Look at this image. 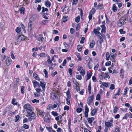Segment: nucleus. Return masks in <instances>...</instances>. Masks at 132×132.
<instances>
[{
	"instance_id": "61",
	"label": "nucleus",
	"mask_w": 132,
	"mask_h": 132,
	"mask_svg": "<svg viewBox=\"0 0 132 132\" xmlns=\"http://www.w3.org/2000/svg\"><path fill=\"white\" fill-rule=\"evenodd\" d=\"M59 37L58 36H56L54 38V40L55 41H57L59 40Z\"/></svg>"
},
{
	"instance_id": "58",
	"label": "nucleus",
	"mask_w": 132,
	"mask_h": 132,
	"mask_svg": "<svg viewBox=\"0 0 132 132\" xmlns=\"http://www.w3.org/2000/svg\"><path fill=\"white\" fill-rule=\"evenodd\" d=\"M39 55L40 57H43L45 56V53H42L39 54Z\"/></svg>"
},
{
	"instance_id": "31",
	"label": "nucleus",
	"mask_w": 132,
	"mask_h": 132,
	"mask_svg": "<svg viewBox=\"0 0 132 132\" xmlns=\"http://www.w3.org/2000/svg\"><path fill=\"white\" fill-rule=\"evenodd\" d=\"M80 16H78L76 18L75 21L77 22H78L80 21Z\"/></svg>"
},
{
	"instance_id": "47",
	"label": "nucleus",
	"mask_w": 132,
	"mask_h": 132,
	"mask_svg": "<svg viewBox=\"0 0 132 132\" xmlns=\"http://www.w3.org/2000/svg\"><path fill=\"white\" fill-rule=\"evenodd\" d=\"M111 61H108L106 62L105 64V65L106 66H108L111 64Z\"/></svg>"
},
{
	"instance_id": "23",
	"label": "nucleus",
	"mask_w": 132,
	"mask_h": 132,
	"mask_svg": "<svg viewBox=\"0 0 132 132\" xmlns=\"http://www.w3.org/2000/svg\"><path fill=\"white\" fill-rule=\"evenodd\" d=\"M68 16H64L63 17V22H66L67 20Z\"/></svg>"
},
{
	"instance_id": "34",
	"label": "nucleus",
	"mask_w": 132,
	"mask_h": 132,
	"mask_svg": "<svg viewBox=\"0 0 132 132\" xmlns=\"http://www.w3.org/2000/svg\"><path fill=\"white\" fill-rule=\"evenodd\" d=\"M96 10L95 9H92V10L90 11V13L93 14L95 12Z\"/></svg>"
},
{
	"instance_id": "55",
	"label": "nucleus",
	"mask_w": 132,
	"mask_h": 132,
	"mask_svg": "<svg viewBox=\"0 0 132 132\" xmlns=\"http://www.w3.org/2000/svg\"><path fill=\"white\" fill-rule=\"evenodd\" d=\"M76 30L77 31H78L79 30L80 26L78 24H77L76 25Z\"/></svg>"
},
{
	"instance_id": "15",
	"label": "nucleus",
	"mask_w": 132,
	"mask_h": 132,
	"mask_svg": "<svg viewBox=\"0 0 132 132\" xmlns=\"http://www.w3.org/2000/svg\"><path fill=\"white\" fill-rule=\"evenodd\" d=\"M101 27L102 28L101 32L102 33L103 32L105 33L106 32V28L105 26L104 25H103L101 26Z\"/></svg>"
},
{
	"instance_id": "56",
	"label": "nucleus",
	"mask_w": 132,
	"mask_h": 132,
	"mask_svg": "<svg viewBox=\"0 0 132 132\" xmlns=\"http://www.w3.org/2000/svg\"><path fill=\"white\" fill-rule=\"evenodd\" d=\"M23 127L26 129H28L29 128V126L26 124H24L23 125Z\"/></svg>"
},
{
	"instance_id": "1",
	"label": "nucleus",
	"mask_w": 132,
	"mask_h": 132,
	"mask_svg": "<svg viewBox=\"0 0 132 132\" xmlns=\"http://www.w3.org/2000/svg\"><path fill=\"white\" fill-rule=\"evenodd\" d=\"M23 108L24 110L26 111L27 113L28 112L33 111V108L29 104L27 103L24 105Z\"/></svg>"
},
{
	"instance_id": "60",
	"label": "nucleus",
	"mask_w": 132,
	"mask_h": 132,
	"mask_svg": "<svg viewBox=\"0 0 132 132\" xmlns=\"http://www.w3.org/2000/svg\"><path fill=\"white\" fill-rule=\"evenodd\" d=\"M93 14L89 13V15L88 16V18L89 19V21H90L92 19V15Z\"/></svg>"
},
{
	"instance_id": "37",
	"label": "nucleus",
	"mask_w": 132,
	"mask_h": 132,
	"mask_svg": "<svg viewBox=\"0 0 132 132\" xmlns=\"http://www.w3.org/2000/svg\"><path fill=\"white\" fill-rule=\"evenodd\" d=\"M24 9L23 7H21L20 10V12L21 13L23 14L24 13Z\"/></svg>"
},
{
	"instance_id": "10",
	"label": "nucleus",
	"mask_w": 132,
	"mask_h": 132,
	"mask_svg": "<svg viewBox=\"0 0 132 132\" xmlns=\"http://www.w3.org/2000/svg\"><path fill=\"white\" fill-rule=\"evenodd\" d=\"M28 30L29 31H30L32 27V23L31 21H30L28 23Z\"/></svg>"
},
{
	"instance_id": "57",
	"label": "nucleus",
	"mask_w": 132,
	"mask_h": 132,
	"mask_svg": "<svg viewBox=\"0 0 132 132\" xmlns=\"http://www.w3.org/2000/svg\"><path fill=\"white\" fill-rule=\"evenodd\" d=\"M117 93L116 94H115L114 95L115 96L116 95H120V89H119L117 90Z\"/></svg>"
},
{
	"instance_id": "24",
	"label": "nucleus",
	"mask_w": 132,
	"mask_h": 132,
	"mask_svg": "<svg viewBox=\"0 0 132 132\" xmlns=\"http://www.w3.org/2000/svg\"><path fill=\"white\" fill-rule=\"evenodd\" d=\"M21 28L20 27H19L16 29L15 31L16 32L18 33H19L21 31Z\"/></svg>"
},
{
	"instance_id": "42",
	"label": "nucleus",
	"mask_w": 132,
	"mask_h": 132,
	"mask_svg": "<svg viewBox=\"0 0 132 132\" xmlns=\"http://www.w3.org/2000/svg\"><path fill=\"white\" fill-rule=\"evenodd\" d=\"M129 116V114L128 113L126 114L123 118V119H127V117Z\"/></svg>"
},
{
	"instance_id": "53",
	"label": "nucleus",
	"mask_w": 132,
	"mask_h": 132,
	"mask_svg": "<svg viewBox=\"0 0 132 132\" xmlns=\"http://www.w3.org/2000/svg\"><path fill=\"white\" fill-rule=\"evenodd\" d=\"M32 102L33 103H38L39 101L38 100H37L36 99H34V100H32Z\"/></svg>"
},
{
	"instance_id": "17",
	"label": "nucleus",
	"mask_w": 132,
	"mask_h": 132,
	"mask_svg": "<svg viewBox=\"0 0 132 132\" xmlns=\"http://www.w3.org/2000/svg\"><path fill=\"white\" fill-rule=\"evenodd\" d=\"M98 110V109L97 108H95V109H93L91 113V116H94L95 114L96 113Z\"/></svg>"
},
{
	"instance_id": "36",
	"label": "nucleus",
	"mask_w": 132,
	"mask_h": 132,
	"mask_svg": "<svg viewBox=\"0 0 132 132\" xmlns=\"http://www.w3.org/2000/svg\"><path fill=\"white\" fill-rule=\"evenodd\" d=\"M82 111V109L81 108H78L77 109V111L78 113H80Z\"/></svg>"
},
{
	"instance_id": "16",
	"label": "nucleus",
	"mask_w": 132,
	"mask_h": 132,
	"mask_svg": "<svg viewBox=\"0 0 132 132\" xmlns=\"http://www.w3.org/2000/svg\"><path fill=\"white\" fill-rule=\"evenodd\" d=\"M32 82L34 88L39 85V83L35 80H33Z\"/></svg>"
},
{
	"instance_id": "51",
	"label": "nucleus",
	"mask_w": 132,
	"mask_h": 132,
	"mask_svg": "<svg viewBox=\"0 0 132 132\" xmlns=\"http://www.w3.org/2000/svg\"><path fill=\"white\" fill-rule=\"evenodd\" d=\"M105 77H104V79L105 78H107L108 79H109L110 78V76L108 75V73L105 72Z\"/></svg>"
},
{
	"instance_id": "54",
	"label": "nucleus",
	"mask_w": 132,
	"mask_h": 132,
	"mask_svg": "<svg viewBox=\"0 0 132 132\" xmlns=\"http://www.w3.org/2000/svg\"><path fill=\"white\" fill-rule=\"evenodd\" d=\"M77 58L79 60L81 61V59L80 55L79 54H78L77 55Z\"/></svg>"
},
{
	"instance_id": "21",
	"label": "nucleus",
	"mask_w": 132,
	"mask_h": 132,
	"mask_svg": "<svg viewBox=\"0 0 132 132\" xmlns=\"http://www.w3.org/2000/svg\"><path fill=\"white\" fill-rule=\"evenodd\" d=\"M117 10V7L115 4H113L112 7V10L114 12H116Z\"/></svg>"
},
{
	"instance_id": "40",
	"label": "nucleus",
	"mask_w": 132,
	"mask_h": 132,
	"mask_svg": "<svg viewBox=\"0 0 132 132\" xmlns=\"http://www.w3.org/2000/svg\"><path fill=\"white\" fill-rule=\"evenodd\" d=\"M87 121L89 123L91 124V126H92V120L91 118H89L87 119Z\"/></svg>"
},
{
	"instance_id": "63",
	"label": "nucleus",
	"mask_w": 132,
	"mask_h": 132,
	"mask_svg": "<svg viewBox=\"0 0 132 132\" xmlns=\"http://www.w3.org/2000/svg\"><path fill=\"white\" fill-rule=\"evenodd\" d=\"M78 85L76 84V89L77 91H79L80 90L79 87Z\"/></svg>"
},
{
	"instance_id": "7",
	"label": "nucleus",
	"mask_w": 132,
	"mask_h": 132,
	"mask_svg": "<svg viewBox=\"0 0 132 132\" xmlns=\"http://www.w3.org/2000/svg\"><path fill=\"white\" fill-rule=\"evenodd\" d=\"M125 20L122 18H120L119 20V23H118V25L120 26H121L122 25L125 21Z\"/></svg>"
},
{
	"instance_id": "30",
	"label": "nucleus",
	"mask_w": 132,
	"mask_h": 132,
	"mask_svg": "<svg viewBox=\"0 0 132 132\" xmlns=\"http://www.w3.org/2000/svg\"><path fill=\"white\" fill-rule=\"evenodd\" d=\"M52 114L54 116H57L58 115V114L55 111H52L51 112Z\"/></svg>"
},
{
	"instance_id": "48",
	"label": "nucleus",
	"mask_w": 132,
	"mask_h": 132,
	"mask_svg": "<svg viewBox=\"0 0 132 132\" xmlns=\"http://www.w3.org/2000/svg\"><path fill=\"white\" fill-rule=\"evenodd\" d=\"M76 77L77 78L78 80H81L82 79V77L80 75H76Z\"/></svg>"
},
{
	"instance_id": "28",
	"label": "nucleus",
	"mask_w": 132,
	"mask_h": 132,
	"mask_svg": "<svg viewBox=\"0 0 132 132\" xmlns=\"http://www.w3.org/2000/svg\"><path fill=\"white\" fill-rule=\"evenodd\" d=\"M43 72H44L45 75V77L46 78H47L48 77V72L45 69H44L43 71Z\"/></svg>"
},
{
	"instance_id": "52",
	"label": "nucleus",
	"mask_w": 132,
	"mask_h": 132,
	"mask_svg": "<svg viewBox=\"0 0 132 132\" xmlns=\"http://www.w3.org/2000/svg\"><path fill=\"white\" fill-rule=\"evenodd\" d=\"M34 95L35 97H38L40 96V94L37 92H34Z\"/></svg>"
},
{
	"instance_id": "35",
	"label": "nucleus",
	"mask_w": 132,
	"mask_h": 132,
	"mask_svg": "<svg viewBox=\"0 0 132 132\" xmlns=\"http://www.w3.org/2000/svg\"><path fill=\"white\" fill-rule=\"evenodd\" d=\"M85 38L84 37H81V40L80 42V43L81 44H83L84 43Z\"/></svg>"
},
{
	"instance_id": "20",
	"label": "nucleus",
	"mask_w": 132,
	"mask_h": 132,
	"mask_svg": "<svg viewBox=\"0 0 132 132\" xmlns=\"http://www.w3.org/2000/svg\"><path fill=\"white\" fill-rule=\"evenodd\" d=\"M110 57V56L109 53L108 52H106V60L107 61L109 60Z\"/></svg>"
},
{
	"instance_id": "11",
	"label": "nucleus",
	"mask_w": 132,
	"mask_h": 132,
	"mask_svg": "<svg viewBox=\"0 0 132 132\" xmlns=\"http://www.w3.org/2000/svg\"><path fill=\"white\" fill-rule=\"evenodd\" d=\"M46 83L45 82H43L42 81H40V85L42 87L43 90H45V86Z\"/></svg>"
},
{
	"instance_id": "32",
	"label": "nucleus",
	"mask_w": 132,
	"mask_h": 132,
	"mask_svg": "<svg viewBox=\"0 0 132 132\" xmlns=\"http://www.w3.org/2000/svg\"><path fill=\"white\" fill-rule=\"evenodd\" d=\"M77 48L78 51L79 52H80L81 51V49L82 48L81 46L80 45H78L77 46Z\"/></svg>"
},
{
	"instance_id": "59",
	"label": "nucleus",
	"mask_w": 132,
	"mask_h": 132,
	"mask_svg": "<svg viewBox=\"0 0 132 132\" xmlns=\"http://www.w3.org/2000/svg\"><path fill=\"white\" fill-rule=\"evenodd\" d=\"M38 40L39 41H43L44 38L43 37H39L38 38Z\"/></svg>"
},
{
	"instance_id": "43",
	"label": "nucleus",
	"mask_w": 132,
	"mask_h": 132,
	"mask_svg": "<svg viewBox=\"0 0 132 132\" xmlns=\"http://www.w3.org/2000/svg\"><path fill=\"white\" fill-rule=\"evenodd\" d=\"M24 86H22L21 87V92L22 94H24Z\"/></svg>"
},
{
	"instance_id": "45",
	"label": "nucleus",
	"mask_w": 132,
	"mask_h": 132,
	"mask_svg": "<svg viewBox=\"0 0 132 132\" xmlns=\"http://www.w3.org/2000/svg\"><path fill=\"white\" fill-rule=\"evenodd\" d=\"M104 73L102 72H101V74L100 75L99 78L100 79L102 80L103 79V74H104Z\"/></svg>"
},
{
	"instance_id": "64",
	"label": "nucleus",
	"mask_w": 132,
	"mask_h": 132,
	"mask_svg": "<svg viewBox=\"0 0 132 132\" xmlns=\"http://www.w3.org/2000/svg\"><path fill=\"white\" fill-rule=\"evenodd\" d=\"M102 85L104 86L107 87L108 86V84L106 82H102Z\"/></svg>"
},
{
	"instance_id": "38",
	"label": "nucleus",
	"mask_w": 132,
	"mask_h": 132,
	"mask_svg": "<svg viewBox=\"0 0 132 132\" xmlns=\"http://www.w3.org/2000/svg\"><path fill=\"white\" fill-rule=\"evenodd\" d=\"M72 80L73 83L75 84V85L76 84H79V83L76 81L75 79L74 78H72Z\"/></svg>"
},
{
	"instance_id": "9",
	"label": "nucleus",
	"mask_w": 132,
	"mask_h": 132,
	"mask_svg": "<svg viewBox=\"0 0 132 132\" xmlns=\"http://www.w3.org/2000/svg\"><path fill=\"white\" fill-rule=\"evenodd\" d=\"M25 38V36L23 35H20L18 38V40L21 42L22 40H24Z\"/></svg>"
},
{
	"instance_id": "41",
	"label": "nucleus",
	"mask_w": 132,
	"mask_h": 132,
	"mask_svg": "<svg viewBox=\"0 0 132 132\" xmlns=\"http://www.w3.org/2000/svg\"><path fill=\"white\" fill-rule=\"evenodd\" d=\"M37 93L40 94V93L42 92V90L40 88H36L35 89Z\"/></svg>"
},
{
	"instance_id": "13",
	"label": "nucleus",
	"mask_w": 132,
	"mask_h": 132,
	"mask_svg": "<svg viewBox=\"0 0 132 132\" xmlns=\"http://www.w3.org/2000/svg\"><path fill=\"white\" fill-rule=\"evenodd\" d=\"M92 75V72H87V76L86 78V81H87L89 80L91 77Z\"/></svg>"
},
{
	"instance_id": "44",
	"label": "nucleus",
	"mask_w": 132,
	"mask_h": 132,
	"mask_svg": "<svg viewBox=\"0 0 132 132\" xmlns=\"http://www.w3.org/2000/svg\"><path fill=\"white\" fill-rule=\"evenodd\" d=\"M115 86L113 84H111L110 87V89L111 90H113L114 89Z\"/></svg>"
},
{
	"instance_id": "6",
	"label": "nucleus",
	"mask_w": 132,
	"mask_h": 132,
	"mask_svg": "<svg viewBox=\"0 0 132 132\" xmlns=\"http://www.w3.org/2000/svg\"><path fill=\"white\" fill-rule=\"evenodd\" d=\"M12 62V60L10 57H8L7 58L6 61H5V62L7 66H9L11 64Z\"/></svg>"
},
{
	"instance_id": "49",
	"label": "nucleus",
	"mask_w": 132,
	"mask_h": 132,
	"mask_svg": "<svg viewBox=\"0 0 132 132\" xmlns=\"http://www.w3.org/2000/svg\"><path fill=\"white\" fill-rule=\"evenodd\" d=\"M69 107L67 105H65L64 107V110H66L68 111L69 110Z\"/></svg>"
},
{
	"instance_id": "19",
	"label": "nucleus",
	"mask_w": 132,
	"mask_h": 132,
	"mask_svg": "<svg viewBox=\"0 0 132 132\" xmlns=\"http://www.w3.org/2000/svg\"><path fill=\"white\" fill-rule=\"evenodd\" d=\"M95 44V41L94 40H92V42L90 43V46L91 48H92L94 47V45Z\"/></svg>"
},
{
	"instance_id": "3",
	"label": "nucleus",
	"mask_w": 132,
	"mask_h": 132,
	"mask_svg": "<svg viewBox=\"0 0 132 132\" xmlns=\"http://www.w3.org/2000/svg\"><path fill=\"white\" fill-rule=\"evenodd\" d=\"M51 119L50 116L48 114L46 115L44 118V121L47 123L49 122Z\"/></svg>"
},
{
	"instance_id": "27",
	"label": "nucleus",
	"mask_w": 132,
	"mask_h": 132,
	"mask_svg": "<svg viewBox=\"0 0 132 132\" xmlns=\"http://www.w3.org/2000/svg\"><path fill=\"white\" fill-rule=\"evenodd\" d=\"M118 108L117 106L116 105L114 108L113 112L114 113H116L117 111Z\"/></svg>"
},
{
	"instance_id": "62",
	"label": "nucleus",
	"mask_w": 132,
	"mask_h": 132,
	"mask_svg": "<svg viewBox=\"0 0 132 132\" xmlns=\"http://www.w3.org/2000/svg\"><path fill=\"white\" fill-rule=\"evenodd\" d=\"M115 132H120L119 130L118 126H116L115 130Z\"/></svg>"
},
{
	"instance_id": "18",
	"label": "nucleus",
	"mask_w": 132,
	"mask_h": 132,
	"mask_svg": "<svg viewBox=\"0 0 132 132\" xmlns=\"http://www.w3.org/2000/svg\"><path fill=\"white\" fill-rule=\"evenodd\" d=\"M37 111L38 112L37 113L39 114V115L44 116V112L40 110L37 109Z\"/></svg>"
},
{
	"instance_id": "50",
	"label": "nucleus",
	"mask_w": 132,
	"mask_h": 132,
	"mask_svg": "<svg viewBox=\"0 0 132 132\" xmlns=\"http://www.w3.org/2000/svg\"><path fill=\"white\" fill-rule=\"evenodd\" d=\"M41 9V7L39 5H38L37 7V11L38 12H40Z\"/></svg>"
},
{
	"instance_id": "2",
	"label": "nucleus",
	"mask_w": 132,
	"mask_h": 132,
	"mask_svg": "<svg viewBox=\"0 0 132 132\" xmlns=\"http://www.w3.org/2000/svg\"><path fill=\"white\" fill-rule=\"evenodd\" d=\"M27 113V116L30 117L28 118V119L29 121H30L32 120V119H35L36 117V116L35 113L33 112V111H31V112H28Z\"/></svg>"
},
{
	"instance_id": "26",
	"label": "nucleus",
	"mask_w": 132,
	"mask_h": 132,
	"mask_svg": "<svg viewBox=\"0 0 132 132\" xmlns=\"http://www.w3.org/2000/svg\"><path fill=\"white\" fill-rule=\"evenodd\" d=\"M80 74L82 76H83L85 74V70L84 69H82L80 72Z\"/></svg>"
},
{
	"instance_id": "22",
	"label": "nucleus",
	"mask_w": 132,
	"mask_h": 132,
	"mask_svg": "<svg viewBox=\"0 0 132 132\" xmlns=\"http://www.w3.org/2000/svg\"><path fill=\"white\" fill-rule=\"evenodd\" d=\"M33 75L35 79L36 80H38V81L39 80V78L38 77V75L35 73V72L33 73Z\"/></svg>"
},
{
	"instance_id": "33",
	"label": "nucleus",
	"mask_w": 132,
	"mask_h": 132,
	"mask_svg": "<svg viewBox=\"0 0 132 132\" xmlns=\"http://www.w3.org/2000/svg\"><path fill=\"white\" fill-rule=\"evenodd\" d=\"M101 96L100 94H97L96 96V100L99 101L100 99Z\"/></svg>"
},
{
	"instance_id": "8",
	"label": "nucleus",
	"mask_w": 132,
	"mask_h": 132,
	"mask_svg": "<svg viewBox=\"0 0 132 132\" xmlns=\"http://www.w3.org/2000/svg\"><path fill=\"white\" fill-rule=\"evenodd\" d=\"M51 97L52 98L53 100H54L55 98H57V96L56 94L54 92H52L51 93Z\"/></svg>"
},
{
	"instance_id": "4",
	"label": "nucleus",
	"mask_w": 132,
	"mask_h": 132,
	"mask_svg": "<svg viewBox=\"0 0 132 132\" xmlns=\"http://www.w3.org/2000/svg\"><path fill=\"white\" fill-rule=\"evenodd\" d=\"M85 114L86 118H87L88 117V113L89 112V109L87 105H86L85 106Z\"/></svg>"
},
{
	"instance_id": "5",
	"label": "nucleus",
	"mask_w": 132,
	"mask_h": 132,
	"mask_svg": "<svg viewBox=\"0 0 132 132\" xmlns=\"http://www.w3.org/2000/svg\"><path fill=\"white\" fill-rule=\"evenodd\" d=\"M94 96H92L89 97L87 100V102L89 105H90L91 103H92L93 100Z\"/></svg>"
},
{
	"instance_id": "29",
	"label": "nucleus",
	"mask_w": 132,
	"mask_h": 132,
	"mask_svg": "<svg viewBox=\"0 0 132 132\" xmlns=\"http://www.w3.org/2000/svg\"><path fill=\"white\" fill-rule=\"evenodd\" d=\"M42 12H44L45 11L47 12L48 11V9L47 8H45L44 7H42Z\"/></svg>"
},
{
	"instance_id": "12",
	"label": "nucleus",
	"mask_w": 132,
	"mask_h": 132,
	"mask_svg": "<svg viewBox=\"0 0 132 132\" xmlns=\"http://www.w3.org/2000/svg\"><path fill=\"white\" fill-rule=\"evenodd\" d=\"M51 2L48 1L47 0L45 1V4L48 7H50L51 5Z\"/></svg>"
},
{
	"instance_id": "39",
	"label": "nucleus",
	"mask_w": 132,
	"mask_h": 132,
	"mask_svg": "<svg viewBox=\"0 0 132 132\" xmlns=\"http://www.w3.org/2000/svg\"><path fill=\"white\" fill-rule=\"evenodd\" d=\"M68 70L69 73L70 74V77H71L72 76V70L70 68Z\"/></svg>"
},
{
	"instance_id": "14",
	"label": "nucleus",
	"mask_w": 132,
	"mask_h": 132,
	"mask_svg": "<svg viewBox=\"0 0 132 132\" xmlns=\"http://www.w3.org/2000/svg\"><path fill=\"white\" fill-rule=\"evenodd\" d=\"M105 126L108 127L113 126V125L112 123L108 121L105 122Z\"/></svg>"
},
{
	"instance_id": "46",
	"label": "nucleus",
	"mask_w": 132,
	"mask_h": 132,
	"mask_svg": "<svg viewBox=\"0 0 132 132\" xmlns=\"http://www.w3.org/2000/svg\"><path fill=\"white\" fill-rule=\"evenodd\" d=\"M99 38H100V39L101 40L100 42L102 43L103 42V36L102 35V34H101V35H100V36H98Z\"/></svg>"
},
{
	"instance_id": "25",
	"label": "nucleus",
	"mask_w": 132,
	"mask_h": 132,
	"mask_svg": "<svg viewBox=\"0 0 132 132\" xmlns=\"http://www.w3.org/2000/svg\"><path fill=\"white\" fill-rule=\"evenodd\" d=\"M20 118V116L19 115H17L15 117L14 121L15 122H16L18 121Z\"/></svg>"
}]
</instances>
